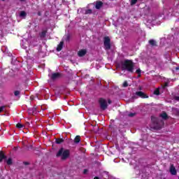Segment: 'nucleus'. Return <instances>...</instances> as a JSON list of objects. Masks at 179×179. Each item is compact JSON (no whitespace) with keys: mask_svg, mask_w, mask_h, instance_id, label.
<instances>
[{"mask_svg":"<svg viewBox=\"0 0 179 179\" xmlns=\"http://www.w3.org/2000/svg\"><path fill=\"white\" fill-rule=\"evenodd\" d=\"M151 129H162L163 125H164V121L157 119V117H151Z\"/></svg>","mask_w":179,"mask_h":179,"instance_id":"f257e3e1","label":"nucleus"},{"mask_svg":"<svg viewBox=\"0 0 179 179\" xmlns=\"http://www.w3.org/2000/svg\"><path fill=\"white\" fill-rule=\"evenodd\" d=\"M134 62L131 60H125L122 62V71H127L128 72H134Z\"/></svg>","mask_w":179,"mask_h":179,"instance_id":"f03ea898","label":"nucleus"},{"mask_svg":"<svg viewBox=\"0 0 179 179\" xmlns=\"http://www.w3.org/2000/svg\"><path fill=\"white\" fill-rule=\"evenodd\" d=\"M57 157H62V160H65L69 157V150L62 148L57 152Z\"/></svg>","mask_w":179,"mask_h":179,"instance_id":"7ed1b4c3","label":"nucleus"},{"mask_svg":"<svg viewBox=\"0 0 179 179\" xmlns=\"http://www.w3.org/2000/svg\"><path fill=\"white\" fill-rule=\"evenodd\" d=\"M110 38L108 36H106L104 38L103 43H104V47L106 50H110L111 45L110 44Z\"/></svg>","mask_w":179,"mask_h":179,"instance_id":"20e7f679","label":"nucleus"},{"mask_svg":"<svg viewBox=\"0 0 179 179\" xmlns=\"http://www.w3.org/2000/svg\"><path fill=\"white\" fill-rule=\"evenodd\" d=\"M99 104L102 110H106V108L108 107L107 101L104 99H99Z\"/></svg>","mask_w":179,"mask_h":179,"instance_id":"39448f33","label":"nucleus"},{"mask_svg":"<svg viewBox=\"0 0 179 179\" xmlns=\"http://www.w3.org/2000/svg\"><path fill=\"white\" fill-rule=\"evenodd\" d=\"M21 47L22 48H24V50H27V48L29 47V41L27 40L24 39L21 41Z\"/></svg>","mask_w":179,"mask_h":179,"instance_id":"423d86ee","label":"nucleus"},{"mask_svg":"<svg viewBox=\"0 0 179 179\" xmlns=\"http://www.w3.org/2000/svg\"><path fill=\"white\" fill-rule=\"evenodd\" d=\"M136 96H138V97H141V99H148V96L145 94L143 92H136Z\"/></svg>","mask_w":179,"mask_h":179,"instance_id":"0eeeda50","label":"nucleus"},{"mask_svg":"<svg viewBox=\"0 0 179 179\" xmlns=\"http://www.w3.org/2000/svg\"><path fill=\"white\" fill-rule=\"evenodd\" d=\"M169 171L172 176H176V174H177V170L176 169V167H174V165H171Z\"/></svg>","mask_w":179,"mask_h":179,"instance_id":"6e6552de","label":"nucleus"},{"mask_svg":"<svg viewBox=\"0 0 179 179\" xmlns=\"http://www.w3.org/2000/svg\"><path fill=\"white\" fill-rule=\"evenodd\" d=\"M86 52H87L86 50L82 49L78 52V57H83L86 55Z\"/></svg>","mask_w":179,"mask_h":179,"instance_id":"1a4fd4ad","label":"nucleus"},{"mask_svg":"<svg viewBox=\"0 0 179 179\" xmlns=\"http://www.w3.org/2000/svg\"><path fill=\"white\" fill-rule=\"evenodd\" d=\"M60 75L58 73H54L52 74L51 79L53 80H55V79H58L59 78Z\"/></svg>","mask_w":179,"mask_h":179,"instance_id":"9d476101","label":"nucleus"},{"mask_svg":"<svg viewBox=\"0 0 179 179\" xmlns=\"http://www.w3.org/2000/svg\"><path fill=\"white\" fill-rule=\"evenodd\" d=\"M103 6V2L101 1H97L95 6L96 9H100Z\"/></svg>","mask_w":179,"mask_h":179,"instance_id":"9b49d317","label":"nucleus"},{"mask_svg":"<svg viewBox=\"0 0 179 179\" xmlns=\"http://www.w3.org/2000/svg\"><path fill=\"white\" fill-rule=\"evenodd\" d=\"M62 47H64V42H60L57 45V51H61V50H62Z\"/></svg>","mask_w":179,"mask_h":179,"instance_id":"f8f14e48","label":"nucleus"},{"mask_svg":"<svg viewBox=\"0 0 179 179\" xmlns=\"http://www.w3.org/2000/svg\"><path fill=\"white\" fill-rule=\"evenodd\" d=\"M3 159H6V157L3 154V152L1 151L0 152V163L3 160Z\"/></svg>","mask_w":179,"mask_h":179,"instance_id":"ddd939ff","label":"nucleus"},{"mask_svg":"<svg viewBox=\"0 0 179 179\" xmlns=\"http://www.w3.org/2000/svg\"><path fill=\"white\" fill-rule=\"evenodd\" d=\"M160 117L163 119V120H167L168 118V116H167V113H162L161 115H160Z\"/></svg>","mask_w":179,"mask_h":179,"instance_id":"4468645a","label":"nucleus"},{"mask_svg":"<svg viewBox=\"0 0 179 179\" xmlns=\"http://www.w3.org/2000/svg\"><path fill=\"white\" fill-rule=\"evenodd\" d=\"M20 16L22 18L24 19L27 16V13L24 11H21L20 13Z\"/></svg>","mask_w":179,"mask_h":179,"instance_id":"2eb2a0df","label":"nucleus"},{"mask_svg":"<svg viewBox=\"0 0 179 179\" xmlns=\"http://www.w3.org/2000/svg\"><path fill=\"white\" fill-rule=\"evenodd\" d=\"M75 143H79L80 142V137L79 136H77L74 139Z\"/></svg>","mask_w":179,"mask_h":179,"instance_id":"dca6fc26","label":"nucleus"},{"mask_svg":"<svg viewBox=\"0 0 179 179\" xmlns=\"http://www.w3.org/2000/svg\"><path fill=\"white\" fill-rule=\"evenodd\" d=\"M45 34H47V31H43L40 34L41 38H44V37H45Z\"/></svg>","mask_w":179,"mask_h":179,"instance_id":"f3484780","label":"nucleus"},{"mask_svg":"<svg viewBox=\"0 0 179 179\" xmlns=\"http://www.w3.org/2000/svg\"><path fill=\"white\" fill-rule=\"evenodd\" d=\"M7 164H8V166H10V164H12L13 161H12V158H8V160L6 161Z\"/></svg>","mask_w":179,"mask_h":179,"instance_id":"a211bd4d","label":"nucleus"},{"mask_svg":"<svg viewBox=\"0 0 179 179\" xmlns=\"http://www.w3.org/2000/svg\"><path fill=\"white\" fill-rule=\"evenodd\" d=\"M149 43L151 45H156V41L155 40H150Z\"/></svg>","mask_w":179,"mask_h":179,"instance_id":"6ab92c4d","label":"nucleus"},{"mask_svg":"<svg viewBox=\"0 0 179 179\" xmlns=\"http://www.w3.org/2000/svg\"><path fill=\"white\" fill-rule=\"evenodd\" d=\"M62 142H64V140L62 138H58L56 140V143L57 144L62 143Z\"/></svg>","mask_w":179,"mask_h":179,"instance_id":"aec40b11","label":"nucleus"},{"mask_svg":"<svg viewBox=\"0 0 179 179\" xmlns=\"http://www.w3.org/2000/svg\"><path fill=\"white\" fill-rule=\"evenodd\" d=\"M154 94H156L157 96H159L160 94V91L159 89H157L154 91Z\"/></svg>","mask_w":179,"mask_h":179,"instance_id":"412c9836","label":"nucleus"},{"mask_svg":"<svg viewBox=\"0 0 179 179\" xmlns=\"http://www.w3.org/2000/svg\"><path fill=\"white\" fill-rule=\"evenodd\" d=\"M90 13H92V10L91 9H88V10H85V14L86 15H89Z\"/></svg>","mask_w":179,"mask_h":179,"instance_id":"4be33fe9","label":"nucleus"},{"mask_svg":"<svg viewBox=\"0 0 179 179\" xmlns=\"http://www.w3.org/2000/svg\"><path fill=\"white\" fill-rule=\"evenodd\" d=\"M17 128H23V124H20V123H18L16 125Z\"/></svg>","mask_w":179,"mask_h":179,"instance_id":"5701e85b","label":"nucleus"},{"mask_svg":"<svg viewBox=\"0 0 179 179\" xmlns=\"http://www.w3.org/2000/svg\"><path fill=\"white\" fill-rule=\"evenodd\" d=\"M136 2H138V0H131V5H135V3H136Z\"/></svg>","mask_w":179,"mask_h":179,"instance_id":"b1692460","label":"nucleus"},{"mask_svg":"<svg viewBox=\"0 0 179 179\" xmlns=\"http://www.w3.org/2000/svg\"><path fill=\"white\" fill-rule=\"evenodd\" d=\"M128 87V83L127 81H124L123 83V87Z\"/></svg>","mask_w":179,"mask_h":179,"instance_id":"393cba45","label":"nucleus"},{"mask_svg":"<svg viewBox=\"0 0 179 179\" xmlns=\"http://www.w3.org/2000/svg\"><path fill=\"white\" fill-rule=\"evenodd\" d=\"M14 94H15V96H19V94H20V92L19 91H15L14 92Z\"/></svg>","mask_w":179,"mask_h":179,"instance_id":"a878e982","label":"nucleus"},{"mask_svg":"<svg viewBox=\"0 0 179 179\" xmlns=\"http://www.w3.org/2000/svg\"><path fill=\"white\" fill-rule=\"evenodd\" d=\"M136 72L139 75V76H141V70L139 69H137Z\"/></svg>","mask_w":179,"mask_h":179,"instance_id":"bb28decb","label":"nucleus"},{"mask_svg":"<svg viewBox=\"0 0 179 179\" xmlns=\"http://www.w3.org/2000/svg\"><path fill=\"white\" fill-rule=\"evenodd\" d=\"M3 108H5V106L0 107V113H2V111H3Z\"/></svg>","mask_w":179,"mask_h":179,"instance_id":"cd10ccee","label":"nucleus"},{"mask_svg":"<svg viewBox=\"0 0 179 179\" xmlns=\"http://www.w3.org/2000/svg\"><path fill=\"white\" fill-rule=\"evenodd\" d=\"M134 115H135V113H129L128 115L129 117H134Z\"/></svg>","mask_w":179,"mask_h":179,"instance_id":"c85d7f7f","label":"nucleus"},{"mask_svg":"<svg viewBox=\"0 0 179 179\" xmlns=\"http://www.w3.org/2000/svg\"><path fill=\"white\" fill-rule=\"evenodd\" d=\"M175 99L177 100L178 101H179V96H176V97L175 98Z\"/></svg>","mask_w":179,"mask_h":179,"instance_id":"c756f323","label":"nucleus"},{"mask_svg":"<svg viewBox=\"0 0 179 179\" xmlns=\"http://www.w3.org/2000/svg\"><path fill=\"white\" fill-rule=\"evenodd\" d=\"M108 104H111V100L108 99Z\"/></svg>","mask_w":179,"mask_h":179,"instance_id":"7c9ffc66","label":"nucleus"},{"mask_svg":"<svg viewBox=\"0 0 179 179\" xmlns=\"http://www.w3.org/2000/svg\"><path fill=\"white\" fill-rule=\"evenodd\" d=\"M166 86H169V84L167 83H165L164 87H166Z\"/></svg>","mask_w":179,"mask_h":179,"instance_id":"2f4dec72","label":"nucleus"},{"mask_svg":"<svg viewBox=\"0 0 179 179\" xmlns=\"http://www.w3.org/2000/svg\"><path fill=\"white\" fill-rule=\"evenodd\" d=\"M113 178H114L113 176H108V179H113Z\"/></svg>","mask_w":179,"mask_h":179,"instance_id":"473e14b6","label":"nucleus"},{"mask_svg":"<svg viewBox=\"0 0 179 179\" xmlns=\"http://www.w3.org/2000/svg\"><path fill=\"white\" fill-rule=\"evenodd\" d=\"M87 171V170H85L84 173L86 174Z\"/></svg>","mask_w":179,"mask_h":179,"instance_id":"72a5a7b5","label":"nucleus"},{"mask_svg":"<svg viewBox=\"0 0 179 179\" xmlns=\"http://www.w3.org/2000/svg\"><path fill=\"white\" fill-rule=\"evenodd\" d=\"M179 68L178 67H176V71H178Z\"/></svg>","mask_w":179,"mask_h":179,"instance_id":"f704fd0d","label":"nucleus"},{"mask_svg":"<svg viewBox=\"0 0 179 179\" xmlns=\"http://www.w3.org/2000/svg\"><path fill=\"white\" fill-rule=\"evenodd\" d=\"M94 179H99V178L98 177H95Z\"/></svg>","mask_w":179,"mask_h":179,"instance_id":"c9c22d12","label":"nucleus"},{"mask_svg":"<svg viewBox=\"0 0 179 179\" xmlns=\"http://www.w3.org/2000/svg\"><path fill=\"white\" fill-rule=\"evenodd\" d=\"M21 1H24V0H21Z\"/></svg>","mask_w":179,"mask_h":179,"instance_id":"e433bc0d","label":"nucleus"}]
</instances>
